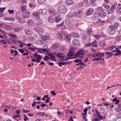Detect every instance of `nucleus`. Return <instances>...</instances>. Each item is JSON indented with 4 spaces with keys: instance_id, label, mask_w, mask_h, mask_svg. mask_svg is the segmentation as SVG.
<instances>
[{
    "instance_id": "1",
    "label": "nucleus",
    "mask_w": 121,
    "mask_h": 121,
    "mask_svg": "<svg viewBox=\"0 0 121 121\" xmlns=\"http://www.w3.org/2000/svg\"><path fill=\"white\" fill-rule=\"evenodd\" d=\"M58 11L60 13L65 14L67 11V9L64 6L61 5L59 6L57 9Z\"/></svg>"
},
{
    "instance_id": "2",
    "label": "nucleus",
    "mask_w": 121,
    "mask_h": 121,
    "mask_svg": "<svg viewBox=\"0 0 121 121\" xmlns=\"http://www.w3.org/2000/svg\"><path fill=\"white\" fill-rule=\"evenodd\" d=\"M30 12L28 11L23 13L22 14V18L24 19H27L30 16Z\"/></svg>"
},
{
    "instance_id": "3",
    "label": "nucleus",
    "mask_w": 121,
    "mask_h": 121,
    "mask_svg": "<svg viewBox=\"0 0 121 121\" xmlns=\"http://www.w3.org/2000/svg\"><path fill=\"white\" fill-rule=\"evenodd\" d=\"M75 53V50L73 48H70L69 49V53L67 54L68 56H73Z\"/></svg>"
},
{
    "instance_id": "4",
    "label": "nucleus",
    "mask_w": 121,
    "mask_h": 121,
    "mask_svg": "<svg viewBox=\"0 0 121 121\" xmlns=\"http://www.w3.org/2000/svg\"><path fill=\"white\" fill-rule=\"evenodd\" d=\"M34 30L39 34H42L44 32V30L40 27H35L34 28Z\"/></svg>"
},
{
    "instance_id": "5",
    "label": "nucleus",
    "mask_w": 121,
    "mask_h": 121,
    "mask_svg": "<svg viewBox=\"0 0 121 121\" xmlns=\"http://www.w3.org/2000/svg\"><path fill=\"white\" fill-rule=\"evenodd\" d=\"M84 53V51L83 50L81 49L78 51L75 54V56H76L75 57H78L79 56L83 55Z\"/></svg>"
},
{
    "instance_id": "6",
    "label": "nucleus",
    "mask_w": 121,
    "mask_h": 121,
    "mask_svg": "<svg viewBox=\"0 0 121 121\" xmlns=\"http://www.w3.org/2000/svg\"><path fill=\"white\" fill-rule=\"evenodd\" d=\"M71 34H69L67 33L65 34L64 37L69 42L71 39Z\"/></svg>"
},
{
    "instance_id": "7",
    "label": "nucleus",
    "mask_w": 121,
    "mask_h": 121,
    "mask_svg": "<svg viewBox=\"0 0 121 121\" xmlns=\"http://www.w3.org/2000/svg\"><path fill=\"white\" fill-rule=\"evenodd\" d=\"M94 11L93 8H90L88 9V10L86 12V14L87 16L91 15L92 14Z\"/></svg>"
},
{
    "instance_id": "8",
    "label": "nucleus",
    "mask_w": 121,
    "mask_h": 121,
    "mask_svg": "<svg viewBox=\"0 0 121 121\" xmlns=\"http://www.w3.org/2000/svg\"><path fill=\"white\" fill-rule=\"evenodd\" d=\"M116 5H117V4H114L112 5V6L111 8L108 10V13L110 14L114 12V10L115 9Z\"/></svg>"
},
{
    "instance_id": "9",
    "label": "nucleus",
    "mask_w": 121,
    "mask_h": 121,
    "mask_svg": "<svg viewBox=\"0 0 121 121\" xmlns=\"http://www.w3.org/2000/svg\"><path fill=\"white\" fill-rule=\"evenodd\" d=\"M47 10L46 9H40L39 11V14L42 15L45 14L47 13Z\"/></svg>"
},
{
    "instance_id": "10",
    "label": "nucleus",
    "mask_w": 121,
    "mask_h": 121,
    "mask_svg": "<svg viewBox=\"0 0 121 121\" xmlns=\"http://www.w3.org/2000/svg\"><path fill=\"white\" fill-rule=\"evenodd\" d=\"M91 111L93 112H94L95 111V113L97 116L99 117V118L101 119L103 118V117L102 116L100 115V114L98 111V110H96L95 108H93L92 109Z\"/></svg>"
},
{
    "instance_id": "11",
    "label": "nucleus",
    "mask_w": 121,
    "mask_h": 121,
    "mask_svg": "<svg viewBox=\"0 0 121 121\" xmlns=\"http://www.w3.org/2000/svg\"><path fill=\"white\" fill-rule=\"evenodd\" d=\"M25 34L27 35H30L33 34L32 30L28 29H26L25 30Z\"/></svg>"
},
{
    "instance_id": "12",
    "label": "nucleus",
    "mask_w": 121,
    "mask_h": 121,
    "mask_svg": "<svg viewBox=\"0 0 121 121\" xmlns=\"http://www.w3.org/2000/svg\"><path fill=\"white\" fill-rule=\"evenodd\" d=\"M99 15L97 12H95L91 17V19L92 20H95L97 19Z\"/></svg>"
},
{
    "instance_id": "13",
    "label": "nucleus",
    "mask_w": 121,
    "mask_h": 121,
    "mask_svg": "<svg viewBox=\"0 0 121 121\" xmlns=\"http://www.w3.org/2000/svg\"><path fill=\"white\" fill-rule=\"evenodd\" d=\"M74 14L76 16L80 17L82 16V11L81 10H79L78 12H75Z\"/></svg>"
},
{
    "instance_id": "14",
    "label": "nucleus",
    "mask_w": 121,
    "mask_h": 121,
    "mask_svg": "<svg viewBox=\"0 0 121 121\" xmlns=\"http://www.w3.org/2000/svg\"><path fill=\"white\" fill-rule=\"evenodd\" d=\"M76 65L79 66V68H82L83 69L84 68V66L86 65L84 64V63L82 62H80L76 64Z\"/></svg>"
},
{
    "instance_id": "15",
    "label": "nucleus",
    "mask_w": 121,
    "mask_h": 121,
    "mask_svg": "<svg viewBox=\"0 0 121 121\" xmlns=\"http://www.w3.org/2000/svg\"><path fill=\"white\" fill-rule=\"evenodd\" d=\"M4 20L13 21H14L15 20V19L14 17H6L4 18Z\"/></svg>"
},
{
    "instance_id": "16",
    "label": "nucleus",
    "mask_w": 121,
    "mask_h": 121,
    "mask_svg": "<svg viewBox=\"0 0 121 121\" xmlns=\"http://www.w3.org/2000/svg\"><path fill=\"white\" fill-rule=\"evenodd\" d=\"M107 30L109 33L111 35H113L115 33V30L113 29H109Z\"/></svg>"
},
{
    "instance_id": "17",
    "label": "nucleus",
    "mask_w": 121,
    "mask_h": 121,
    "mask_svg": "<svg viewBox=\"0 0 121 121\" xmlns=\"http://www.w3.org/2000/svg\"><path fill=\"white\" fill-rule=\"evenodd\" d=\"M72 43L75 46H78L79 45V43L78 41L76 39H74L72 41Z\"/></svg>"
},
{
    "instance_id": "18",
    "label": "nucleus",
    "mask_w": 121,
    "mask_h": 121,
    "mask_svg": "<svg viewBox=\"0 0 121 121\" xmlns=\"http://www.w3.org/2000/svg\"><path fill=\"white\" fill-rule=\"evenodd\" d=\"M71 36H73L74 38H79L80 36L79 34L76 32H72L71 33Z\"/></svg>"
},
{
    "instance_id": "19",
    "label": "nucleus",
    "mask_w": 121,
    "mask_h": 121,
    "mask_svg": "<svg viewBox=\"0 0 121 121\" xmlns=\"http://www.w3.org/2000/svg\"><path fill=\"white\" fill-rule=\"evenodd\" d=\"M66 3L68 5H72L74 4V2L72 0H67L66 1Z\"/></svg>"
},
{
    "instance_id": "20",
    "label": "nucleus",
    "mask_w": 121,
    "mask_h": 121,
    "mask_svg": "<svg viewBox=\"0 0 121 121\" xmlns=\"http://www.w3.org/2000/svg\"><path fill=\"white\" fill-rule=\"evenodd\" d=\"M105 41H100L99 42V46L101 47H103L105 46Z\"/></svg>"
},
{
    "instance_id": "21",
    "label": "nucleus",
    "mask_w": 121,
    "mask_h": 121,
    "mask_svg": "<svg viewBox=\"0 0 121 121\" xmlns=\"http://www.w3.org/2000/svg\"><path fill=\"white\" fill-rule=\"evenodd\" d=\"M33 16L36 17V18L37 19L39 18V15L38 12H35L33 13Z\"/></svg>"
},
{
    "instance_id": "22",
    "label": "nucleus",
    "mask_w": 121,
    "mask_h": 121,
    "mask_svg": "<svg viewBox=\"0 0 121 121\" xmlns=\"http://www.w3.org/2000/svg\"><path fill=\"white\" fill-rule=\"evenodd\" d=\"M56 56L59 58H64L65 56L64 54L63 53L60 52L58 53L56 55Z\"/></svg>"
},
{
    "instance_id": "23",
    "label": "nucleus",
    "mask_w": 121,
    "mask_h": 121,
    "mask_svg": "<svg viewBox=\"0 0 121 121\" xmlns=\"http://www.w3.org/2000/svg\"><path fill=\"white\" fill-rule=\"evenodd\" d=\"M96 57H101L102 58V56H105L104 53L102 52L101 53H98L96 54Z\"/></svg>"
},
{
    "instance_id": "24",
    "label": "nucleus",
    "mask_w": 121,
    "mask_h": 121,
    "mask_svg": "<svg viewBox=\"0 0 121 121\" xmlns=\"http://www.w3.org/2000/svg\"><path fill=\"white\" fill-rule=\"evenodd\" d=\"M41 38L42 39L44 40H46L50 39L49 37L47 36H44L42 35L41 36Z\"/></svg>"
},
{
    "instance_id": "25",
    "label": "nucleus",
    "mask_w": 121,
    "mask_h": 121,
    "mask_svg": "<svg viewBox=\"0 0 121 121\" xmlns=\"http://www.w3.org/2000/svg\"><path fill=\"white\" fill-rule=\"evenodd\" d=\"M26 5H22L21 6L20 10L22 12L25 11L26 10Z\"/></svg>"
},
{
    "instance_id": "26",
    "label": "nucleus",
    "mask_w": 121,
    "mask_h": 121,
    "mask_svg": "<svg viewBox=\"0 0 121 121\" xmlns=\"http://www.w3.org/2000/svg\"><path fill=\"white\" fill-rule=\"evenodd\" d=\"M83 3L86 7H88L89 6L90 4V3L87 0H84Z\"/></svg>"
},
{
    "instance_id": "27",
    "label": "nucleus",
    "mask_w": 121,
    "mask_h": 121,
    "mask_svg": "<svg viewBox=\"0 0 121 121\" xmlns=\"http://www.w3.org/2000/svg\"><path fill=\"white\" fill-rule=\"evenodd\" d=\"M116 47L115 46H112L111 47H108V49L111 50H112L111 51L112 52H116V51L115 50H113L115 49Z\"/></svg>"
},
{
    "instance_id": "28",
    "label": "nucleus",
    "mask_w": 121,
    "mask_h": 121,
    "mask_svg": "<svg viewBox=\"0 0 121 121\" xmlns=\"http://www.w3.org/2000/svg\"><path fill=\"white\" fill-rule=\"evenodd\" d=\"M60 46V45L59 43H56L53 44L52 47L53 48L55 49L59 48Z\"/></svg>"
},
{
    "instance_id": "29",
    "label": "nucleus",
    "mask_w": 121,
    "mask_h": 121,
    "mask_svg": "<svg viewBox=\"0 0 121 121\" xmlns=\"http://www.w3.org/2000/svg\"><path fill=\"white\" fill-rule=\"evenodd\" d=\"M96 10L97 11L96 12H97L99 14L104 12L103 9L101 7H98L97 9Z\"/></svg>"
},
{
    "instance_id": "30",
    "label": "nucleus",
    "mask_w": 121,
    "mask_h": 121,
    "mask_svg": "<svg viewBox=\"0 0 121 121\" xmlns=\"http://www.w3.org/2000/svg\"><path fill=\"white\" fill-rule=\"evenodd\" d=\"M61 19V18L60 16L56 17L55 18V21L58 23L60 21Z\"/></svg>"
},
{
    "instance_id": "31",
    "label": "nucleus",
    "mask_w": 121,
    "mask_h": 121,
    "mask_svg": "<svg viewBox=\"0 0 121 121\" xmlns=\"http://www.w3.org/2000/svg\"><path fill=\"white\" fill-rule=\"evenodd\" d=\"M27 24L29 25H31L34 23V21L31 19H29L27 22Z\"/></svg>"
},
{
    "instance_id": "32",
    "label": "nucleus",
    "mask_w": 121,
    "mask_h": 121,
    "mask_svg": "<svg viewBox=\"0 0 121 121\" xmlns=\"http://www.w3.org/2000/svg\"><path fill=\"white\" fill-rule=\"evenodd\" d=\"M104 108L103 107V106L102 105V107H100L99 109V111L100 113H104Z\"/></svg>"
},
{
    "instance_id": "33",
    "label": "nucleus",
    "mask_w": 121,
    "mask_h": 121,
    "mask_svg": "<svg viewBox=\"0 0 121 121\" xmlns=\"http://www.w3.org/2000/svg\"><path fill=\"white\" fill-rule=\"evenodd\" d=\"M49 12L52 15L55 14V11L54 9L51 8L49 9Z\"/></svg>"
},
{
    "instance_id": "34",
    "label": "nucleus",
    "mask_w": 121,
    "mask_h": 121,
    "mask_svg": "<svg viewBox=\"0 0 121 121\" xmlns=\"http://www.w3.org/2000/svg\"><path fill=\"white\" fill-rule=\"evenodd\" d=\"M112 101L114 103L116 104H117L119 103V100L118 99H117L116 98H115L113 99Z\"/></svg>"
},
{
    "instance_id": "35",
    "label": "nucleus",
    "mask_w": 121,
    "mask_h": 121,
    "mask_svg": "<svg viewBox=\"0 0 121 121\" xmlns=\"http://www.w3.org/2000/svg\"><path fill=\"white\" fill-rule=\"evenodd\" d=\"M48 20L49 22L52 23L54 21V19L52 17L50 16L48 18Z\"/></svg>"
},
{
    "instance_id": "36",
    "label": "nucleus",
    "mask_w": 121,
    "mask_h": 121,
    "mask_svg": "<svg viewBox=\"0 0 121 121\" xmlns=\"http://www.w3.org/2000/svg\"><path fill=\"white\" fill-rule=\"evenodd\" d=\"M72 21L69 20H67L65 21V23L66 25L68 26H70L71 25Z\"/></svg>"
},
{
    "instance_id": "37",
    "label": "nucleus",
    "mask_w": 121,
    "mask_h": 121,
    "mask_svg": "<svg viewBox=\"0 0 121 121\" xmlns=\"http://www.w3.org/2000/svg\"><path fill=\"white\" fill-rule=\"evenodd\" d=\"M60 50L61 51H64L66 50L67 48L66 46H62L60 48Z\"/></svg>"
},
{
    "instance_id": "38",
    "label": "nucleus",
    "mask_w": 121,
    "mask_h": 121,
    "mask_svg": "<svg viewBox=\"0 0 121 121\" xmlns=\"http://www.w3.org/2000/svg\"><path fill=\"white\" fill-rule=\"evenodd\" d=\"M100 14V16L102 18H104L106 15V13L104 12H102Z\"/></svg>"
},
{
    "instance_id": "39",
    "label": "nucleus",
    "mask_w": 121,
    "mask_h": 121,
    "mask_svg": "<svg viewBox=\"0 0 121 121\" xmlns=\"http://www.w3.org/2000/svg\"><path fill=\"white\" fill-rule=\"evenodd\" d=\"M91 43V45L92 46L94 47H96L97 46V43L96 41L95 40L93 42Z\"/></svg>"
},
{
    "instance_id": "40",
    "label": "nucleus",
    "mask_w": 121,
    "mask_h": 121,
    "mask_svg": "<svg viewBox=\"0 0 121 121\" xmlns=\"http://www.w3.org/2000/svg\"><path fill=\"white\" fill-rule=\"evenodd\" d=\"M5 29L7 30H10L12 29V27L11 26L8 25H5Z\"/></svg>"
},
{
    "instance_id": "41",
    "label": "nucleus",
    "mask_w": 121,
    "mask_h": 121,
    "mask_svg": "<svg viewBox=\"0 0 121 121\" xmlns=\"http://www.w3.org/2000/svg\"><path fill=\"white\" fill-rule=\"evenodd\" d=\"M74 16L73 13H70L67 15V17L68 18H70Z\"/></svg>"
},
{
    "instance_id": "42",
    "label": "nucleus",
    "mask_w": 121,
    "mask_h": 121,
    "mask_svg": "<svg viewBox=\"0 0 121 121\" xmlns=\"http://www.w3.org/2000/svg\"><path fill=\"white\" fill-rule=\"evenodd\" d=\"M59 26H61V28L62 29H65L67 28L66 26L64 25V23H63L60 24Z\"/></svg>"
},
{
    "instance_id": "43",
    "label": "nucleus",
    "mask_w": 121,
    "mask_h": 121,
    "mask_svg": "<svg viewBox=\"0 0 121 121\" xmlns=\"http://www.w3.org/2000/svg\"><path fill=\"white\" fill-rule=\"evenodd\" d=\"M57 36L58 38L59 39H63L62 36L60 33H58L57 34Z\"/></svg>"
},
{
    "instance_id": "44",
    "label": "nucleus",
    "mask_w": 121,
    "mask_h": 121,
    "mask_svg": "<svg viewBox=\"0 0 121 121\" xmlns=\"http://www.w3.org/2000/svg\"><path fill=\"white\" fill-rule=\"evenodd\" d=\"M35 48L37 49V51L38 52L43 53L42 48Z\"/></svg>"
},
{
    "instance_id": "45",
    "label": "nucleus",
    "mask_w": 121,
    "mask_h": 121,
    "mask_svg": "<svg viewBox=\"0 0 121 121\" xmlns=\"http://www.w3.org/2000/svg\"><path fill=\"white\" fill-rule=\"evenodd\" d=\"M116 9L117 11L120 13H121V7H117Z\"/></svg>"
},
{
    "instance_id": "46",
    "label": "nucleus",
    "mask_w": 121,
    "mask_h": 121,
    "mask_svg": "<svg viewBox=\"0 0 121 121\" xmlns=\"http://www.w3.org/2000/svg\"><path fill=\"white\" fill-rule=\"evenodd\" d=\"M9 36L13 38L14 39V40L16 39L17 38V37L16 35H14L11 34H9Z\"/></svg>"
},
{
    "instance_id": "47",
    "label": "nucleus",
    "mask_w": 121,
    "mask_h": 121,
    "mask_svg": "<svg viewBox=\"0 0 121 121\" xmlns=\"http://www.w3.org/2000/svg\"><path fill=\"white\" fill-rule=\"evenodd\" d=\"M29 6L30 7L34 8L35 6V4L34 3L31 2L29 4Z\"/></svg>"
},
{
    "instance_id": "48",
    "label": "nucleus",
    "mask_w": 121,
    "mask_h": 121,
    "mask_svg": "<svg viewBox=\"0 0 121 121\" xmlns=\"http://www.w3.org/2000/svg\"><path fill=\"white\" fill-rule=\"evenodd\" d=\"M58 64L59 66L60 67H62V65H64L66 64V62H59L58 63Z\"/></svg>"
},
{
    "instance_id": "49",
    "label": "nucleus",
    "mask_w": 121,
    "mask_h": 121,
    "mask_svg": "<svg viewBox=\"0 0 121 121\" xmlns=\"http://www.w3.org/2000/svg\"><path fill=\"white\" fill-rule=\"evenodd\" d=\"M20 29V28L19 27H15L13 29V30L15 32H17L19 31Z\"/></svg>"
},
{
    "instance_id": "50",
    "label": "nucleus",
    "mask_w": 121,
    "mask_h": 121,
    "mask_svg": "<svg viewBox=\"0 0 121 121\" xmlns=\"http://www.w3.org/2000/svg\"><path fill=\"white\" fill-rule=\"evenodd\" d=\"M109 27L110 28H112V29H117V27H116V26H114V24L112 25H111L109 26Z\"/></svg>"
},
{
    "instance_id": "51",
    "label": "nucleus",
    "mask_w": 121,
    "mask_h": 121,
    "mask_svg": "<svg viewBox=\"0 0 121 121\" xmlns=\"http://www.w3.org/2000/svg\"><path fill=\"white\" fill-rule=\"evenodd\" d=\"M103 6L106 9H108L110 8V6L109 5L106 4H103Z\"/></svg>"
},
{
    "instance_id": "52",
    "label": "nucleus",
    "mask_w": 121,
    "mask_h": 121,
    "mask_svg": "<svg viewBox=\"0 0 121 121\" xmlns=\"http://www.w3.org/2000/svg\"><path fill=\"white\" fill-rule=\"evenodd\" d=\"M96 118H93L92 120V121H98L99 120H100L101 119L99 118L98 116Z\"/></svg>"
},
{
    "instance_id": "53",
    "label": "nucleus",
    "mask_w": 121,
    "mask_h": 121,
    "mask_svg": "<svg viewBox=\"0 0 121 121\" xmlns=\"http://www.w3.org/2000/svg\"><path fill=\"white\" fill-rule=\"evenodd\" d=\"M43 59L44 60L47 61L49 59V58L48 56H44Z\"/></svg>"
},
{
    "instance_id": "54",
    "label": "nucleus",
    "mask_w": 121,
    "mask_h": 121,
    "mask_svg": "<svg viewBox=\"0 0 121 121\" xmlns=\"http://www.w3.org/2000/svg\"><path fill=\"white\" fill-rule=\"evenodd\" d=\"M50 58V60L54 61L56 60L55 56L54 55H53L52 56H51Z\"/></svg>"
},
{
    "instance_id": "55",
    "label": "nucleus",
    "mask_w": 121,
    "mask_h": 121,
    "mask_svg": "<svg viewBox=\"0 0 121 121\" xmlns=\"http://www.w3.org/2000/svg\"><path fill=\"white\" fill-rule=\"evenodd\" d=\"M92 31V29L90 28L88 30L87 32V34L88 35H91V32Z\"/></svg>"
},
{
    "instance_id": "56",
    "label": "nucleus",
    "mask_w": 121,
    "mask_h": 121,
    "mask_svg": "<svg viewBox=\"0 0 121 121\" xmlns=\"http://www.w3.org/2000/svg\"><path fill=\"white\" fill-rule=\"evenodd\" d=\"M115 111L117 112H119L121 111V109L118 108H116L114 109Z\"/></svg>"
},
{
    "instance_id": "57",
    "label": "nucleus",
    "mask_w": 121,
    "mask_h": 121,
    "mask_svg": "<svg viewBox=\"0 0 121 121\" xmlns=\"http://www.w3.org/2000/svg\"><path fill=\"white\" fill-rule=\"evenodd\" d=\"M42 51L43 52H43H47L49 51L48 49H47V48H42Z\"/></svg>"
},
{
    "instance_id": "58",
    "label": "nucleus",
    "mask_w": 121,
    "mask_h": 121,
    "mask_svg": "<svg viewBox=\"0 0 121 121\" xmlns=\"http://www.w3.org/2000/svg\"><path fill=\"white\" fill-rule=\"evenodd\" d=\"M35 57L36 58V59H41L42 58V57L39 55L35 56Z\"/></svg>"
},
{
    "instance_id": "59",
    "label": "nucleus",
    "mask_w": 121,
    "mask_h": 121,
    "mask_svg": "<svg viewBox=\"0 0 121 121\" xmlns=\"http://www.w3.org/2000/svg\"><path fill=\"white\" fill-rule=\"evenodd\" d=\"M82 60H80L78 59H76L75 61L74 62L75 63H79L80 62H81V61Z\"/></svg>"
},
{
    "instance_id": "60",
    "label": "nucleus",
    "mask_w": 121,
    "mask_h": 121,
    "mask_svg": "<svg viewBox=\"0 0 121 121\" xmlns=\"http://www.w3.org/2000/svg\"><path fill=\"white\" fill-rule=\"evenodd\" d=\"M83 5V3L82 2L79 3L77 5L78 7V8H80Z\"/></svg>"
},
{
    "instance_id": "61",
    "label": "nucleus",
    "mask_w": 121,
    "mask_h": 121,
    "mask_svg": "<svg viewBox=\"0 0 121 121\" xmlns=\"http://www.w3.org/2000/svg\"><path fill=\"white\" fill-rule=\"evenodd\" d=\"M5 9V7L0 8V12H3Z\"/></svg>"
},
{
    "instance_id": "62",
    "label": "nucleus",
    "mask_w": 121,
    "mask_h": 121,
    "mask_svg": "<svg viewBox=\"0 0 121 121\" xmlns=\"http://www.w3.org/2000/svg\"><path fill=\"white\" fill-rule=\"evenodd\" d=\"M18 50L20 52L22 53L25 52L24 50L22 49H18Z\"/></svg>"
},
{
    "instance_id": "63",
    "label": "nucleus",
    "mask_w": 121,
    "mask_h": 121,
    "mask_svg": "<svg viewBox=\"0 0 121 121\" xmlns=\"http://www.w3.org/2000/svg\"><path fill=\"white\" fill-rule=\"evenodd\" d=\"M94 37L96 39H98L100 38V36L99 35H95Z\"/></svg>"
},
{
    "instance_id": "64",
    "label": "nucleus",
    "mask_w": 121,
    "mask_h": 121,
    "mask_svg": "<svg viewBox=\"0 0 121 121\" xmlns=\"http://www.w3.org/2000/svg\"><path fill=\"white\" fill-rule=\"evenodd\" d=\"M45 0H38V2L40 4H42L44 2Z\"/></svg>"
}]
</instances>
